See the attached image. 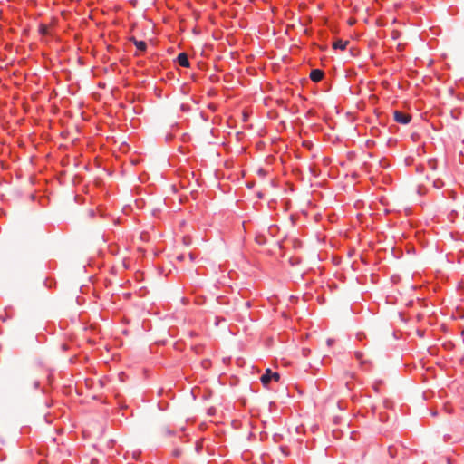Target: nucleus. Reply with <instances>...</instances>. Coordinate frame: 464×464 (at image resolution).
<instances>
[{
    "instance_id": "nucleus-1",
    "label": "nucleus",
    "mask_w": 464,
    "mask_h": 464,
    "mask_svg": "<svg viewBox=\"0 0 464 464\" xmlns=\"http://www.w3.org/2000/svg\"><path fill=\"white\" fill-rule=\"evenodd\" d=\"M279 382L280 374L276 372H272L271 369L267 368L266 372L261 376L260 381L264 386H267L271 381Z\"/></svg>"
},
{
    "instance_id": "nucleus-2",
    "label": "nucleus",
    "mask_w": 464,
    "mask_h": 464,
    "mask_svg": "<svg viewBox=\"0 0 464 464\" xmlns=\"http://www.w3.org/2000/svg\"><path fill=\"white\" fill-rule=\"evenodd\" d=\"M394 120L395 121L401 123V124H407L410 122L411 116L410 114L404 113L400 111H395L393 112Z\"/></svg>"
},
{
    "instance_id": "nucleus-3",
    "label": "nucleus",
    "mask_w": 464,
    "mask_h": 464,
    "mask_svg": "<svg viewBox=\"0 0 464 464\" xmlns=\"http://www.w3.org/2000/svg\"><path fill=\"white\" fill-rule=\"evenodd\" d=\"M324 77V72L323 71L319 70V69H315V70H312L311 72H310V78L313 82H320Z\"/></svg>"
},
{
    "instance_id": "nucleus-4",
    "label": "nucleus",
    "mask_w": 464,
    "mask_h": 464,
    "mask_svg": "<svg viewBox=\"0 0 464 464\" xmlns=\"http://www.w3.org/2000/svg\"><path fill=\"white\" fill-rule=\"evenodd\" d=\"M177 61L179 64L182 67H189V62L188 55L185 53H181L178 55Z\"/></svg>"
},
{
    "instance_id": "nucleus-5",
    "label": "nucleus",
    "mask_w": 464,
    "mask_h": 464,
    "mask_svg": "<svg viewBox=\"0 0 464 464\" xmlns=\"http://www.w3.org/2000/svg\"><path fill=\"white\" fill-rule=\"evenodd\" d=\"M131 41L135 44L138 50L144 52L147 48V44L144 41H138L135 38H131Z\"/></svg>"
},
{
    "instance_id": "nucleus-6",
    "label": "nucleus",
    "mask_w": 464,
    "mask_h": 464,
    "mask_svg": "<svg viewBox=\"0 0 464 464\" xmlns=\"http://www.w3.org/2000/svg\"><path fill=\"white\" fill-rule=\"evenodd\" d=\"M349 44L348 41H342V40H337L334 43L333 46L334 49H341V50H344L347 46V44Z\"/></svg>"
},
{
    "instance_id": "nucleus-7",
    "label": "nucleus",
    "mask_w": 464,
    "mask_h": 464,
    "mask_svg": "<svg viewBox=\"0 0 464 464\" xmlns=\"http://www.w3.org/2000/svg\"><path fill=\"white\" fill-rule=\"evenodd\" d=\"M428 167L431 169V170H436L437 169V160L435 159H430L428 160Z\"/></svg>"
},
{
    "instance_id": "nucleus-8",
    "label": "nucleus",
    "mask_w": 464,
    "mask_h": 464,
    "mask_svg": "<svg viewBox=\"0 0 464 464\" xmlns=\"http://www.w3.org/2000/svg\"><path fill=\"white\" fill-rule=\"evenodd\" d=\"M433 183H434V187H436L438 188H440V186L442 185V182H440L439 179L434 180Z\"/></svg>"
},
{
    "instance_id": "nucleus-9",
    "label": "nucleus",
    "mask_w": 464,
    "mask_h": 464,
    "mask_svg": "<svg viewBox=\"0 0 464 464\" xmlns=\"http://www.w3.org/2000/svg\"><path fill=\"white\" fill-rule=\"evenodd\" d=\"M355 356H356V358H357L358 360H361V359H362V353H361V352H356V353H355Z\"/></svg>"
},
{
    "instance_id": "nucleus-10",
    "label": "nucleus",
    "mask_w": 464,
    "mask_h": 464,
    "mask_svg": "<svg viewBox=\"0 0 464 464\" xmlns=\"http://www.w3.org/2000/svg\"><path fill=\"white\" fill-rule=\"evenodd\" d=\"M202 448V444L200 442H197L196 451L198 452Z\"/></svg>"
},
{
    "instance_id": "nucleus-11",
    "label": "nucleus",
    "mask_w": 464,
    "mask_h": 464,
    "mask_svg": "<svg viewBox=\"0 0 464 464\" xmlns=\"http://www.w3.org/2000/svg\"><path fill=\"white\" fill-rule=\"evenodd\" d=\"M332 343H333V340L332 339H328L327 340V345L330 346V345H332Z\"/></svg>"
},
{
    "instance_id": "nucleus-12",
    "label": "nucleus",
    "mask_w": 464,
    "mask_h": 464,
    "mask_svg": "<svg viewBox=\"0 0 464 464\" xmlns=\"http://www.w3.org/2000/svg\"><path fill=\"white\" fill-rule=\"evenodd\" d=\"M259 173H260L261 175H264V174H265V172H264L262 169H260V170H259Z\"/></svg>"
},
{
    "instance_id": "nucleus-13",
    "label": "nucleus",
    "mask_w": 464,
    "mask_h": 464,
    "mask_svg": "<svg viewBox=\"0 0 464 464\" xmlns=\"http://www.w3.org/2000/svg\"><path fill=\"white\" fill-rule=\"evenodd\" d=\"M63 349H64V350L67 349L65 344L63 345Z\"/></svg>"
},
{
    "instance_id": "nucleus-14",
    "label": "nucleus",
    "mask_w": 464,
    "mask_h": 464,
    "mask_svg": "<svg viewBox=\"0 0 464 464\" xmlns=\"http://www.w3.org/2000/svg\"><path fill=\"white\" fill-rule=\"evenodd\" d=\"M179 454V451H175V455L178 456Z\"/></svg>"
}]
</instances>
